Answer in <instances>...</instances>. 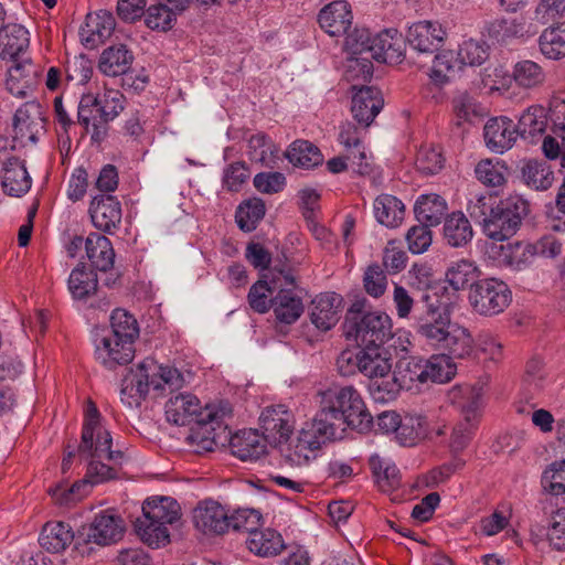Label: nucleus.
I'll use <instances>...</instances> for the list:
<instances>
[{"label":"nucleus","instance_id":"41","mask_svg":"<svg viewBox=\"0 0 565 565\" xmlns=\"http://www.w3.org/2000/svg\"><path fill=\"white\" fill-rule=\"evenodd\" d=\"M247 548L257 556L270 557L284 548L281 535L271 529L250 531L246 540Z\"/></svg>","mask_w":565,"mask_h":565},{"label":"nucleus","instance_id":"36","mask_svg":"<svg viewBox=\"0 0 565 565\" xmlns=\"http://www.w3.org/2000/svg\"><path fill=\"white\" fill-rule=\"evenodd\" d=\"M448 210L446 200L437 193L422 194L414 206L416 218L425 225H438Z\"/></svg>","mask_w":565,"mask_h":565},{"label":"nucleus","instance_id":"60","mask_svg":"<svg viewBox=\"0 0 565 565\" xmlns=\"http://www.w3.org/2000/svg\"><path fill=\"white\" fill-rule=\"evenodd\" d=\"M544 490L553 495L565 494V459L551 463L542 475Z\"/></svg>","mask_w":565,"mask_h":565},{"label":"nucleus","instance_id":"48","mask_svg":"<svg viewBox=\"0 0 565 565\" xmlns=\"http://www.w3.org/2000/svg\"><path fill=\"white\" fill-rule=\"evenodd\" d=\"M507 163L499 158L480 160L475 167V175L486 186H501L507 181Z\"/></svg>","mask_w":565,"mask_h":565},{"label":"nucleus","instance_id":"56","mask_svg":"<svg viewBox=\"0 0 565 565\" xmlns=\"http://www.w3.org/2000/svg\"><path fill=\"white\" fill-rule=\"evenodd\" d=\"M179 12L166 3L158 1L146 11V24L151 30L167 31L172 28Z\"/></svg>","mask_w":565,"mask_h":565},{"label":"nucleus","instance_id":"31","mask_svg":"<svg viewBox=\"0 0 565 565\" xmlns=\"http://www.w3.org/2000/svg\"><path fill=\"white\" fill-rule=\"evenodd\" d=\"M43 128L41 107L36 103H26L17 109L13 119L15 137L35 141L36 135Z\"/></svg>","mask_w":565,"mask_h":565},{"label":"nucleus","instance_id":"13","mask_svg":"<svg viewBox=\"0 0 565 565\" xmlns=\"http://www.w3.org/2000/svg\"><path fill=\"white\" fill-rule=\"evenodd\" d=\"M447 28L438 20H418L406 30V42L418 54H434L445 44Z\"/></svg>","mask_w":565,"mask_h":565},{"label":"nucleus","instance_id":"44","mask_svg":"<svg viewBox=\"0 0 565 565\" xmlns=\"http://www.w3.org/2000/svg\"><path fill=\"white\" fill-rule=\"evenodd\" d=\"M548 124L547 109L542 105L534 104L523 110L516 127L521 137H535L544 134Z\"/></svg>","mask_w":565,"mask_h":565},{"label":"nucleus","instance_id":"12","mask_svg":"<svg viewBox=\"0 0 565 565\" xmlns=\"http://www.w3.org/2000/svg\"><path fill=\"white\" fill-rule=\"evenodd\" d=\"M371 44V31L366 28H355L347 35L345 51L350 55L349 78L369 81L372 77Z\"/></svg>","mask_w":565,"mask_h":565},{"label":"nucleus","instance_id":"57","mask_svg":"<svg viewBox=\"0 0 565 565\" xmlns=\"http://www.w3.org/2000/svg\"><path fill=\"white\" fill-rule=\"evenodd\" d=\"M512 518V508L502 505L480 520L479 529L484 536H493L507 530Z\"/></svg>","mask_w":565,"mask_h":565},{"label":"nucleus","instance_id":"38","mask_svg":"<svg viewBox=\"0 0 565 565\" xmlns=\"http://www.w3.org/2000/svg\"><path fill=\"white\" fill-rule=\"evenodd\" d=\"M461 66L450 50H444L435 54L431 66L428 72V78L438 87H444L451 83Z\"/></svg>","mask_w":565,"mask_h":565},{"label":"nucleus","instance_id":"45","mask_svg":"<svg viewBox=\"0 0 565 565\" xmlns=\"http://www.w3.org/2000/svg\"><path fill=\"white\" fill-rule=\"evenodd\" d=\"M97 286V275L85 265L76 266L67 280L68 291L75 300L86 299L96 291Z\"/></svg>","mask_w":565,"mask_h":565},{"label":"nucleus","instance_id":"2","mask_svg":"<svg viewBox=\"0 0 565 565\" xmlns=\"http://www.w3.org/2000/svg\"><path fill=\"white\" fill-rule=\"evenodd\" d=\"M232 408L228 403L201 405L200 399L190 393L171 397L166 404L167 420L177 426L194 424L188 440L195 446V451H212L216 446L215 426L230 416Z\"/></svg>","mask_w":565,"mask_h":565},{"label":"nucleus","instance_id":"14","mask_svg":"<svg viewBox=\"0 0 565 565\" xmlns=\"http://www.w3.org/2000/svg\"><path fill=\"white\" fill-rule=\"evenodd\" d=\"M454 359L456 358L447 352L434 354L427 360H413L407 365L409 381L447 383L457 372Z\"/></svg>","mask_w":565,"mask_h":565},{"label":"nucleus","instance_id":"63","mask_svg":"<svg viewBox=\"0 0 565 565\" xmlns=\"http://www.w3.org/2000/svg\"><path fill=\"white\" fill-rule=\"evenodd\" d=\"M273 288L267 281L258 280L255 282L247 296L250 308L258 313L267 312L271 306V300H269Z\"/></svg>","mask_w":565,"mask_h":565},{"label":"nucleus","instance_id":"23","mask_svg":"<svg viewBox=\"0 0 565 565\" xmlns=\"http://www.w3.org/2000/svg\"><path fill=\"white\" fill-rule=\"evenodd\" d=\"M124 533V522L114 511L104 510L97 513L88 526L87 539L98 545L117 542Z\"/></svg>","mask_w":565,"mask_h":565},{"label":"nucleus","instance_id":"40","mask_svg":"<svg viewBox=\"0 0 565 565\" xmlns=\"http://www.w3.org/2000/svg\"><path fill=\"white\" fill-rule=\"evenodd\" d=\"M276 319L286 324L296 322L303 312V303L292 290L281 289L271 299V306Z\"/></svg>","mask_w":565,"mask_h":565},{"label":"nucleus","instance_id":"49","mask_svg":"<svg viewBox=\"0 0 565 565\" xmlns=\"http://www.w3.org/2000/svg\"><path fill=\"white\" fill-rule=\"evenodd\" d=\"M286 157L296 167L311 169L322 163L318 147L306 140H296L287 149Z\"/></svg>","mask_w":565,"mask_h":565},{"label":"nucleus","instance_id":"27","mask_svg":"<svg viewBox=\"0 0 565 565\" xmlns=\"http://www.w3.org/2000/svg\"><path fill=\"white\" fill-rule=\"evenodd\" d=\"M498 266L511 270H523L534 260L531 242H515L491 247Z\"/></svg>","mask_w":565,"mask_h":565},{"label":"nucleus","instance_id":"4","mask_svg":"<svg viewBox=\"0 0 565 565\" xmlns=\"http://www.w3.org/2000/svg\"><path fill=\"white\" fill-rule=\"evenodd\" d=\"M183 376L175 369L147 358L130 367L121 380L119 392L121 403L128 408H137L150 392L162 396L182 387Z\"/></svg>","mask_w":565,"mask_h":565},{"label":"nucleus","instance_id":"50","mask_svg":"<svg viewBox=\"0 0 565 565\" xmlns=\"http://www.w3.org/2000/svg\"><path fill=\"white\" fill-rule=\"evenodd\" d=\"M541 53L548 60L565 57V24L545 29L539 38Z\"/></svg>","mask_w":565,"mask_h":565},{"label":"nucleus","instance_id":"1","mask_svg":"<svg viewBox=\"0 0 565 565\" xmlns=\"http://www.w3.org/2000/svg\"><path fill=\"white\" fill-rule=\"evenodd\" d=\"M113 438L96 405L89 401L85 409L79 457L87 462L85 478L72 487L56 484L49 493L60 505H68L85 497L89 488L118 477L117 466L124 460V452L111 450Z\"/></svg>","mask_w":565,"mask_h":565},{"label":"nucleus","instance_id":"33","mask_svg":"<svg viewBox=\"0 0 565 565\" xmlns=\"http://www.w3.org/2000/svg\"><path fill=\"white\" fill-rule=\"evenodd\" d=\"M134 62L132 53L124 44L105 49L99 57L98 68L106 76H120L126 74Z\"/></svg>","mask_w":565,"mask_h":565},{"label":"nucleus","instance_id":"9","mask_svg":"<svg viewBox=\"0 0 565 565\" xmlns=\"http://www.w3.org/2000/svg\"><path fill=\"white\" fill-rule=\"evenodd\" d=\"M512 301L508 284L495 277L480 278L469 288L468 303L478 316L494 317L502 313Z\"/></svg>","mask_w":565,"mask_h":565},{"label":"nucleus","instance_id":"26","mask_svg":"<svg viewBox=\"0 0 565 565\" xmlns=\"http://www.w3.org/2000/svg\"><path fill=\"white\" fill-rule=\"evenodd\" d=\"M115 25L114 15L107 10L89 13L81 29V39L87 46H97L113 34Z\"/></svg>","mask_w":565,"mask_h":565},{"label":"nucleus","instance_id":"17","mask_svg":"<svg viewBox=\"0 0 565 565\" xmlns=\"http://www.w3.org/2000/svg\"><path fill=\"white\" fill-rule=\"evenodd\" d=\"M95 356L108 369L128 364L135 356L134 342L104 332L95 340Z\"/></svg>","mask_w":565,"mask_h":565},{"label":"nucleus","instance_id":"35","mask_svg":"<svg viewBox=\"0 0 565 565\" xmlns=\"http://www.w3.org/2000/svg\"><path fill=\"white\" fill-rule=\"evenodd\" d=\"M431 438L430 422L422 414H406L398 431L397 441L405 447H413Z\"/></svg>","mask_w":565,"mask_h":565},{"label":"nucleus","instance_id":"22","mask_svg":"<svg viewBox=\"0 0 565 565\" xmlns=\"http://www.w3.org/2000/svg\"><path fill=\"white\" fill-rule=\"evenodd\" d=\"M353 90L351 111L355 120L367 127L383 108L382 93L370 86H353Z\"/></svg>","mask_w":565,"mask_h":565},{"label":"nucleus","instance_id":"7","mask_svg":"<svg viewBox=\"0 0 565 565\" xmlns=\"http://www.w3.org/2000/svg\"><path fill=\"white\" fill-rule=\"evenodd\" d=\"M339 436V427L315 415L311 420L302 424L294 438H289L286 459L292 466H309L321 455L323 446Z\"/></svg>","mask_w":565,"mask_h":565},{"label":"nucleus","instance_id":"62","mask_svg":"<svg viewBox=\"0 0 565 565\" xmlns=\"http://www.w3.org/2000/svg\"><path fill=\"white\" fill-rule=\"evenodd\" d=\"M248 177L249 170L244 162H233L223 171V188L231 192H238L247 181Z\"/></svg>","mask_w":565,"mask_h":565},{"label":"nucleus","instance_id":"42","mask_svg":"<svg viewBox=\"0 0 565 565\" xmlns=\"http://www.w3.org/2000/svg\"><path fill=\"white\" fill-rule=\"evenodd\" d=\"M481 270L477 264L469 259L452 262L446 270L445 280L456 291L465 290L467 287L480 279Z\"/></svg>","mask_w":565,"mask_h":565},{"label":"nucleus","instance_id":"24","mask_svg":"<svg viewBox=\"0 0 565 565\" xmlns=\"http://www.w3.org/2000/svg\"><path fill=\"white\" fill-rule=\"evenodd\" d=\"M371 61L395 63L403 57L402 38L396 28L384 29L371 34Z\"/></svg>","mask_w":565,"mask_h":565},{"label":"nucleus","instance_id":"21","mask_svg":"<svg viewBox=\"0 0 565 565\" xmlns=\"http://www.w3.org/2000/svg\"><path fill=\"white\" fill-rule=\"evenodd\" d=\"M352 20L351 6L344 0H335L328 3L318 14L320 28L331 36L347 34Z\"/></svg>","mask_w":565,"mask_h":565},{"label":"nucleus","instance_id":"59","mask_svg":"<svg viewBox=\"0 0 565 565\" xmlns=\"http://www.w3.org/2000/svg\"><path fill=\"white\" fill-rule=\"evenodd\" d=\"M465 395L467 396V402L461 406V414L463 416L461 422L477 428L484 407L482 392L480 388L467 387L465 388Z\"/></svg>","mask_w":565,"mask_h":565},{"label":"nucleus","instance_id":"28","mask_svg":"<svg viewBox=\"0 0 565 565\" xmlns=\"http://www.w3.org/2000/svg\"><path fill=\"white\" fill-rule=\"evenodd\" d=\"M342 298L335 292L318 295L312 301L311 322L321 331L333 328L339 320Z\"/></svg>","mask_w":565,"mask_h":565},{"label":"nucleus","instance_id":"29","mask_svg":"<svg viewBox=\"0 0 565 565\" xmlns=\"http://www.w3.org/2000/svg\"><path fill=\"white\" fill-rule=\"evenodd\" d=\"M265 440L257 430L243 429L231 438V451L243 461H255L266 454Z\"/></svg>","mask_w":565,"mask_h":565},{"label":"nucleus","instance_id":"34","mask_svg":"<svg viewBox=\"0 0 565 565\" xmlns=\"http://www.w3.org/2000/svg\"><path fill=\"white\" fill-rule=\"evenodd\" d=\"M85 249L87 258L97 270L107 271L113 268L115 250L109 238L90 233L85 239Z\"/></svg>","mask_w":565,"mask_h":565},{"label":"nucleus","instance_id":"16","mask_svg":"<svg viewBox=\"0 0 565 565\" xmlns=\"http://www.w3.org/2000/svg\"><path fill=\"white\" fill-rule=\"evenodd\" d=\"M519 136L516 125L507 116L491 117L483 126L484 145L497 154H503L512 149Z\"/></svg>","mask_w":565,"mask_h":565},{"label":"nucleus","instance_id":"3","mask_svg":"<svg viewBox=\"0 0 565 565\" xmlns=\"http://www.w3.org/2000/svg\"><path fill=\"white\" fill-rule=\"evenodd\" d=\"M426 311L416 320V331L433 348L455 358L468 359L473 352V338L463 326L451 320V307L438 299L424 298Z\"/></svg>","mask_w":565,"mask_h":565},{"label":"nucleus","instance_id":"18","mask_svg":"<svg viewBox=\"0 0 565 565\" xmlns=\"http://www.w3.org/2000/svg\"><path fill=\"white\" fill-rule=\"evenodd\" d=\"M195 527L204 534H222L231 526L225 509L214 500L200 502L192 512Z\"/></svg>","mask_w":565,"mask_h":565},{"label":"nucleus","instance_id":"37","mask_svg":"<svg viewBox=\"0 0 565 565\" xmlns=\"http://www.w3.org/2000/svg\"><path fill=\"white\" fill-rule=\"evenodd\" d=\"M373 210L376 221L388 228L398 227L404 221L405 205L394 195L386 193L379 195L374 201Z\"/></svg>","mask_w":565,"mask_h":565},{"label":"nucleus","instance_id":"19","mask_svg":"<svg viewBox=\"0 0 565 565\" xmlns=\"http://www.w3.org/2000/svg\"><path fill=\"white\" fill-rule=\"evenodd\" d=\"M89 215L96 228L113 234L121 223V204L113 195H96L90 201Z\"/></svg>","mask_w":565,"mask_h":565},{"label":"nucleus","instance_id":"46","mask_svg":"<svg viewBox=\"0 0 565 565\" xmlns=\"http://www.w3.org/2000/svg\"><path fill=\"white\" fill-rule=\"evenodd\" d=\"M82 97H90L93 109L95 113L106 117V119H115L125 108L126 98L121 92L113 88H107L100 94L87 93Z\"/></svg>","mask_w":565,"mask_h":565},{"label":"nucleus","instance_id":"52","mask_svg":"<svg viewBox=\"0 0 565 565\" xmlns=\"http://www.w3.org/2000/svg\"><path fill=\"white\" fill-rule=\"evenodd\" d=\"M265 203L259 198H252L241 203L236 211V222L244 232H252L265 216Z\"/></svg>","mask_w":565,"mask_h":565},{"label":"nucleus","instance_id":"64","mask_svg":"<svg viewBox=\"0 0 565 565\" xmlns=\"http://www.w3.org/2000/svg\"><path fill=\"white\" fill-rule=\"evenodd\" d=\"M546 535L555 550H565V507L552 513Z\"/></svg>","mask_w":565,"mask_h":565},{"label":"nucleus","instance_id":"25","mask_svg":"<svg viewBox=\"0 0 565 565\" xmlns=\"http://www.w3.org/2000/svg\"><path fill=\"white\" fill-rule=\"evenodd\" d=\"M0 184L8 195L20 198L31 189L32 179L24 163L12 157L3 162Z\"/></svg>","mask_w":565,"mask_h":565},{"label":"nucleus","instance_id":"11","mask_svg":"<svg viewBox=\"0 0 565 565\" xmlns=\"http://www.w3.org/2000/svg\"><path fill=\"white\" fill-rule=\"evenodd\" d=\"M392 318L384 311H369L344 323L347 339L360 345H383L392 337Z\"/></svg>","mask_w":565,"mask_h":565},{"label":"nucleus","instance_id":"43","mask_svg":"<svg viewBox=\"0 0 565 565\" xmlns=\"http://www.w3.org/2000/svg\"><path fill=\"white\" fill-rule=\"evenodd\" d=\"M444 238L451 247L467 245L473 236V231L468 217L462 212H454L444 223Z\"/></svg>","mask_w":565,"mask_h":565},{"label":"nucleus","instance_id":"53","mask_svg":"<svg viewBox=\"0 0 565 565\" xmlns=\"http://www.w3.org/2000/svg\"><path fill=\"white\" fill-rule=\"evenodd\" d=\"M106 333L135 342L139 335L136 318L125 309H115L110 316V330Z\"/></svg>","mask_w":565,"mask_h":565},{"label":"nucleus","instance_id":"51","mask_svg":"<svg viewBox=\"0 0 565 565\" xmlns=\"http://www.w3.org/2000/svg\"><path fill=\"white\" fill-rule=\"evenodd\" d=\"M512 78L518 86L526 89L541 87L546 79L543 67L531 60H523L513 66Z\"/></svg>","mask_w":565,"mask_h":565},{"label":"nucleus","instance_id":"20","mask_svg":"<svg viewBox=\"0 0 565 565\" xmlns=\"http://www.w3.org/2000/svg\"><path fill=\"white\" fill-rule=\"evenodd\" d=\"M40 67L30 60L15 63L8 70L7 89L18 98H25L35 90L40 82Z\"/></svg>","mask_w":565,"mask_h":565},{"label":"nucleus","instance_id":"15","mask_svg":"<svg viewBox=\"0 0 565 565\" xmlns=\"http://www.w3.org/2000/svg\"><path fill=\"white\" fill-rule=\"evenodd\" d=\"M295 424L294 413L282 404L267 406L259 415V427L264 438L275 445L289 440Z\"/></svg>","mask_w":565,"mask_h":565},{"label":"nucleus","instance_id":"61","mask_svg":"<svg viewBox=\"0 0 565 565\" xmlns=\"http://www.w3.org/2000/svg\"><path fill=\"white\" fill-rule=\"evenodd\" d=\"M277 151L265 134L253 135L248 140V156L255 162L266 163Z\"/></svg>","mask_w":565,"mask_h":565},{"label":"nucleus","instance_id":"55","mask_svg":"<svg viewBox=\"0 0 565 565\" xmlns=\"http://www.w3.org/2000/svg\"><path fill=\"white\" fill-rule=\"evenodd\" d=\"M488 56V46L472 39L462 41L456 55L461 67L479 66L487 61Z\"/></svg>","mask_w":565,"mask_h":565},{"label":"nucleus","instance_id":"10","mask_svg":"<svg viewBox=\"0 0 565 565\" xmlns=\"http://www.w3.org/2000/svg\"><path fill=\"white\" fill-rule=\"evenodd\" d=\"M529 212V203L520 196H510L491 209L482 222L483 233L491 239L502 242L519 230Z\"/></svg>","mask_w":565,"mask_h":565},{"label":"nucleus","instance_id":"30","mask_svg":"<svg viewBox=\"0 0 565 565\" xmlns=\"http://www.w3.org/2000/svg\"><path fill=\"white\" fill-rule=\"evenodd\" d=\"M94 102L90 97H81L77 118L78 122L90 136L92 143L100 145L107 137L108 122L113 121V119H106V117L92 110Z\"/></svg>","mask_w":565,"mask_h":565},{"label":"nucleus","instance_id":"5","mask_svg":"<svg viewBox=\"0 0 565 565\" xmlns=\"http://www.w3.org/2000/svg\"><path fill=\"white\" fill-rule=\"evenodd\" d=\"M318 412L316 416L328 424L337 423L345 428L364 430L372 424V415L369 412L361 392L351 384H333L317 394Z\"/></svg>","mask_w":565,"mask_h":565},{"label":"nucleus","instance_id":"47","mask_svg":"<svg viewBox=\"0 0 565 565\" xmlns=\"http://www.w3.org/2000/svg\"><path fill=\"white\" fill-rule=\"evenodd\" d=\"M521 173L525 184L536 191H546L554 182V172L544 161L527 160L524 162Z\"/></svg>","mask_w":565,"mask_h":565},{"label":"nucleus","instance_id":"39","mask_svg":"<svg viewBox=\"0 0 565 565\" xmlns=\"http://www.w3.org/2000/svg\"><path fill=\"white\" fill-rule=\"evenodd\" d=\"M74 540L72 527L61 521L47 522L40 534V545L51 553L64 551Z\"/></svg>","mask_w":565,"mask_h":565},{"label":"nucleus","instance_id":"6","mask_svg":"<svg viewBox=\"0 0 565 565\" xmlns=\"http://www.w3.org/2000/svg\"><path fill=\"white\" fill-rule=\"evenodd\" d=\"M361 374L371 380L369 386L372 398L377 403L395 399L402 388L398 379L392 373L393 359L383 345H362Z\"/></svg>","mask_w":565,"mask_h":565},{"label":"nucleus","instance_id":"8","mask_svg":"<svg viewBox=\"0 0 565 565\" xmlns=\"http://www.w3.org/2000/svg\"><path fill=\"white\" fill-rule=\"evenodd\" d=\"M179 518L180 507L174 499L150 498L142 505V518L136 522L137 534L151 547L163 546L170 541L167 525L173 524Z\"/></svg>","mask_w":565,"mask_h":565},{"label":"nucleus","instance_id":"58","mask_svg":"<svg viewBox=\"0 0 565 565\" xmlns=\"http://www.w3.org/2000/svg\"><path fill=\"white\" fill-rule=\"evenodd\" d=\"M547 111L552 132L565 140V90L552 95Z\"/></svg>","mask_w":565,"mask_h":565},{"label":"nucleus","instance_id":"54","mask_svg":"<svg viewBox=\"0 0 565 565\" xmlns=\"http://www.w3.org/2000/svg\"><path fill=\"white\" fill-rule=\"evenodd\" d=\"M370 468L382 488H394L399 484L398 469L391 460L374 454L369 459Z\"/></svg>","mask_w":565,"mask_h":565},{"label":"nucleus","instance_id":"32","mask_svg":"<svg viewBox=\"0 0 565 565\" xmlns=\"http://www.w3.org/2000/svg\"><path fill=\"white\" fill-rule=\"evenodd\" d=\"M30 44L29 31L19 23H8L0 29V57L13 60Z\"/></svg>","mask_w":565,"mask_h":565}]
</instances>
